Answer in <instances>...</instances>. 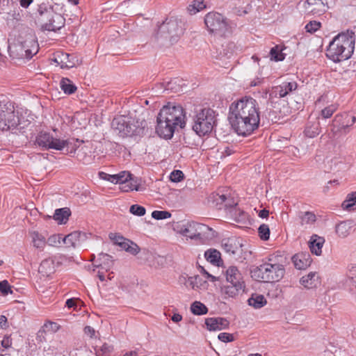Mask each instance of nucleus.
<instances>
[{"label":"nucleus","mask_w":356,"mask_h":356,"mask_svg":"<svg viewBox=\"0 0 356 356\" xmlns=\"http://www.w3.org/2000/svg\"><path fill=\"white\" fill-rule=\"evenodd\" d=\"M293 265L298 270H305L312 264V258L309 252H299L291 258Z\"/></svg>","instance_id":"obj_22"},{"label":"nucleus","mask_w":356,"mask_h":356,"mask_svg":"<svg viewBox=\"0 0 356 356\" xmlns=\"http://www.w3.org/2000/svg\"><path fill=\"white\" fill-rule=\"evenodd\" d=\"M209 229L208 226L194 221L187 222L179 226V233L191 238H200Z\"/></svg>","instance_id":"obj_11"},{"label":"nucleus","mask_w":356,"mask_h":356,"mask_svg":"<svg viewBox=\"0 0 356 356\" xmlns=\"http://www.w3.org/2000/svg\"><path fill=\"white\" fill-rule=\"evenodd\" d=\"M228 119L235 132L243 136L252 134L260 124L259 104L251 97L233 102L229 108Z\"/></svg>","instance_id":"obj_1"},{"label":"nucleus","mask_w":356,"mask_h":356,"mask_svg":"<svg viewBox=\"0 0 356 356\" xmlns=\"http://www.w3.org/2000/svg\"><path fill=\"white\" fill-rule=\"evenodd\" d=\"M56 271L55 260L53 258L45 259L42 261L38 272L44 277H49Z\"/></svg>","instance_id":"obj_26"},{"label":"nucleus","mask_w":356,"mask_h":356,"mask_svg":"<svg viewBox=\"0 0 356 356\" xmlns=\"http://www.w3.org/2000/svg\"><path fill=\"white\" fill-rule=\"evenodd\" d=\"M182 23L177 18L166 19L159 26L157 38L168 40L171 43L177 41L183 34Z\"/></svg>","instance_id":"obj_6"},{"label":"nucleus","mask_w":356,"mask_h":356,"mask_svg":"<svg viewBox=\"0 0 356 356\" xmlns=\"http://www.w3.org/2000/svg\"><path fill=\"white\" fill-rule=\"evenodd\" d=\"M321 26V22L317 21H310L307 25L305 26V29L309 33H314L316 31H318Z\"/></svg>","instance_id":"obj_52"},{"label":"nucleus","mask_w":356,"mask_h":356,"mask_svg":"<svg viewBox=\"0 0 356 356\" xmlns=\"http://www.w3.org/2000/svg\"><path fill=\"white\" fill-rule=\"evenodd\" d=\"M309 243L311 252L317 256L321 255L322 252V248L325 243L324 238L316 234H313L310 237Z\"/></svg>","instance_id":"obj_29"},{"label":"nucleus","mask_w":356,"mask_h":356,"mask_svg":"<svg viewBox=\"0 0 356 356\" xmlns=\"http://www.w3.org/2000/svg\"><path fill=\"white\" fill-rule=\"evenodd\" d=\"M30 236L33 245L40 250H43L47 244L45 236L36 231L31 232Z\"/></svg>","instance_id":"obj_33"},{"label":"nucleus","mask_w":356,"mask_h":356,"mask_svg":"<svg viewBox=\"0 0 356 356\" xmlns=\"http://www.w3.org/2000/svg\"><path fill=\"white\" fill-rule=\"evenodd\" d=\"M286 257L280 252L270 254L268 261L252 271V277L264 282H276L285 274Z\"/></svg>","instance_id":"obj_2"},{"label":"nucleus","mask_w":356,"mask_h":356,"mask_svg":"<svg viewBox=\"0 0 356 356\" xmlns=\"http://www.w3.org/2000/svg\"><path fill=\"white\" fill-rule=\"evenodd\" d=\"M204 24L207 30L216 35H224L228 30L226 18L218 13H207L204 17Z\"/></svg>","instance_id":"obj_8"},{"label":"nucleus","mask_w":356,"mask_h":356,"mask_svg":"<svg viewBox=\"0 0 356 356\" xmlns=\"http://www.w3.org/2000/svg\"><path fill=\"white\" fill-rule=\"evenodd\" d=\"M132 175L127 171L120 172L118 174L113 175L111 177V183L113 184H125L131 179Z\"/></svg>","instance_id":"obj_40"},{"label":"nucleus","mask_w":356,"mask_h":356,"mask_svg":"<svg viewBox=\"0 0 356 356\" xmlns=\"http://www.w3.org/2000/svg\"><path fill=\"white\" fill-rule=\"evenodd\" d=\"M152 217L156 220H163L171 217V213L167 211H154Z\"/></svg>","instance_id":"obj_49"},{"label":"nucleus","mask_w":356,"mask_h":356,"mask_svg":"<svg viewBox=\"0 0 356 356\" xmlns=\"http://www.w3.org/2000/svg\"><path fill=\"white\" fill-rule=\"evenodd\" d=\"M1 343L4 348L8 349L10 348L13 343L10 336L5 335Z\"/></svg>","instance_id":"obj_58"},{"label":"nucleus","mask_w":356,"mask_h":356,"mask_svg":"<svg viewBox=\"0 0 356 356\" xmlns=\"http://www.w3.org/2000/svg\"><path fill=\"white\" fill-rule=\"evenodd\" d=\"M337 106L336 105H330L321 111V115L324 118H329L337 111Z\"/></svg>","instance_id":"obj_50"},{"label":"nucleus","mask_w":356,"mask_h":356,"mask_svg":"<svg viewBox=\"0 0 356 356\" xmlns=\"http://www.w3.org/2000/svg\"><path fill=\"white\" fill-rule=\"evenodd\" d=\"M108 236L115 244L133 255L137 254L140 251L137 244L118 234L110 233Z\"/></svg>","instance_id":"obj_15"},{"label":"nucleus","mask_w":356,"mask_h":356,"mask_svg":"<svg viewBox=\"0 0 356 356\" xmlns=\"http://www.w3.org/2000/svg\"><path fill=\"white\" fill-rule=\"evenodd\" d=\"M210 200L215 207L218 209H222L225 202H226V195L213 193L211 195Z\"/></svg>","instance_id":"obj_41"},{"label":"nucleus","mask_w":356,"mask_h":356,"mask_svg":"<svg viewBox=\"0 0 356 356\" xmlns=\"http://www.w3.org/2000/svg\"><path fill=\"white\" fill-rule=\"evenodd\" d=\"M193 130L200 136L211 133L216 123V112L210 108L197 110L193 118Z\"/></svg>","instance_id":"obj_5"},{"label":"nucleus","mask_w":356,"mask_h":356,"mask_svg":"<svg viewBox=\"0 0 356 356\" xmlns=\"http://www.w3.org/2000/svg\"><path fill=\"white\" fill-rule=\"evenodd\" d=\"M60 86L65 94L71 95L76 90V87L67 78H63L60 82Z\"/></svg>","instance_id":"obj_42"},{"label":"nucleus","mask_w":356,"mask_h":356,"mask_svg":"<svg viewBox=\"0 0 356 356\" xmlns=\"http://www.w3.org/2000/svg\"><path fill=\"white\" fill-rule=\"evenodd\" d=\"M207 5L204 0H193L188 6L187 10L191 15H195L207 8Z\"/></svg>","instance_id":"obj_38"},{"label":"nucleus","mask_w":356,"mask_h":356,"mask_svg":"<svg viewBox=\"0 0 356 356\" xmlns=\"http://www.w3.org/2000/svg\"><path fill=\"white\" fill-rule=\"evenodd\" d=\"M270 60L275 61H282L284 59V54L278 46H275L270 51Z\"/></svg>","instance_id":"obj_45"},{"label":"nucleus","mask_w":356,"mask_h":356,"mask_svg":"<svg viewBox=\"0 0 356 356\" xmlns=\"http://www.w3.org/2000/svg\"><path fill=\"white\" fill-rule=\"evenodd\" d=\"M60 138H54L51 134L47 132H40L36 137V144L43 149H55L60 148Z\"/></svg>","instance_id":"obj_16"},{"label":"nucleus","mask_w":356,"mask_h":356,"mask_svg":"<svg viewBox=\"0 0 356 356\" xmlns=\"http://www.w3.org/2000/svg\"><path fill=\"white\" fill-rule=\"evenodd\" d=\"M113 346L107 343H104L100 348V351L102 353V354L110 353L113 351Z\"/></svg>","instance_id":"obj_59"},{"label":"nucleus","mask_w":356,"mask_h":356,"mask_svg":"<svg viewBox=\"0 0 356 356\" xmlns=\"http://www.w3.org/2000/svg\"><path fill=\"white\" fill-rule=\"evenodd\" d=\"M304 133L308 138H314L320 134V122L318 118L308 121Z\"/></svg>","instance_id":"obj_31"},{"label":"nucleus","mask_w":356,"mask_h":356,"mask_svg":"<svg viewBox=\"0 0 356 356\" xmlns=\"http://www.w3.org/2000/svg\"><path fill=\"white\" fill-rule=\"evenodd\" d=\"M204 257L207 261L216 266H219L220 262V253L216 250L210 249L205 252Z\"/></svg>","instance_id":"obj_37"},{"label":"nucleus","mask_w":356,"mask_h":356,"mask_svg":"<svg viewBox=\"0 0 356 356\" xmlns=\"http://www.w3.org/2000/svg\"><path fill=\"white\" fill-rule=\"evenodd\" d=\"M0 292L4 296L13 293V291L10 289V286L7 280L0 282Z\"/></svg>","instance_id":"obj_54"},{"label":"nucleus","mask_w":356,"mask_h":356,"mask_svg":"<svg viewBox=\"0 0 356 356\" xmlns=\"http://www.w3.org/2000/svg\"><path fill=\"white\" fill-rule=\"evenodd\" d=\"M84 332L86 335L89 336L90 338H92L95 334V330L93 327L90 326H86L84 328Z\"/></svg>","instance_id":"obj_60"},{"label":"nucleus","mask_w":356,"mask_h":356,"mask_svg":"<svg viewBox=\"0 0 356 356\" xmlns=\"http://www.w3.org/2000/svg\"><path fill=\"white\" fill-rule=\"evenodd\" d=\"M63 236L61 234H54L50 236L47 240V244L50 246L57 247L63 243Z\"/></svg>","instance_id":"obj_46"},{"label":"nucleus","mask_w":356,"mask_h":356,"mask_svg":"<svg viewBox=\"0 0 356 356\" xmlns=\"http://www.w3.org/2000/svg\"><path fill=\"white\" fill-rule=\"evenodd\" d=\"M237 204L232 197L226 195V202H225L222 209L228 210L229 213H230V210L235 208Z\"/></svg>","instance_id":"obj_51"},{"label":"nucleus","mask_w":356,"mask_h":356,"mask_svg":"<svg viewBox=\"0 0 356 356\" xmlns=\"http://www.w3.org/2000/svg\"><path fill=\"white\" fill-rule=\"evenodd\" d=\"M38 47L37 42L33 38H29L10 46L9 51L13 58L30 59L38 51Z\"/></svg>","instance_id":"obj_7"},{"label":"nucleus","mask_w":356,"mask_h":356,"mask_svg":"<svg viewBox=\"0 0 356 356\" xmlns=\"http://www.w3.org/2000/svg\"><path fill=\"white\" fill-rule=\"evenodd\" d=\"M258 233L261 240H268L270 237V229L268 225L266 224L261 225L258 229Z\"/></svg>","instance_id":"obj_47"},{"label":"nucleus","mask_w":356,"mask_h":356,"mask_svg":"<svg viewBox=\"0 0 356 356\" xmlns=\"http://www.w3.org/2000/svg\"><path fill=\"white\" fill-rule=\"evenodd\" d=\"M249 305L255 309H259L266 304V300L262 295H252L248 300Z\"/></svg>","instance_id":"obj_39"},{"label":"nucleus","mask_w":356,"mask_h":356,"mask_svg":"<svg viewBox=\"0 0 356 356\" xmlns=\"http://www.w3.org/2000/svg\"><path fill=\"white\" fill-rule=\"evenodd\" d=\"M8 327V325L7 318L3 315H1L0 316V330L6 329Z\"/></svg>","instance_id":"obj_61"},{"label":"nucleus","mask_w":356,"mask_h":356,"mask_svg":"<svg viewBox=\"0 0 356 356\" xmlns=\"http://www.w3.org/2000/svg\"><path fill=\"white\" fill-rule=\"evenodd\" d=\"M229 214L231 217L236 222L243 221L246 219L247 217L246 213L236 207L230 210Z\"/></svg>","instance_id":"obj_44"},{"label":"nucleus","mask_w":356,"mask_h":356,"mask_svg":"<svg viewBox=\"0 0 356 356\" xmlns=\"http://www.w3.org/2000/svg\"><path fill=\"white\" fill-rule=\"evenodd\" d=\"M355 33L352 31L336 35L327 49V56L334 62H341L350 58L355 49Z\"/></svg>","instance_id":"obj_3"},{"label":"nucleus","mask_w":356,"mask_h":356,"mask_svg":"<svg viewBox=\"0 0 356 356\" xmlns=\"http://www.w3.org/2000/svg\"><path fill=\"white\" fill-rule=\"evenodd\" d=\"M156 131L157 134L163 138L170 139L173 136L176 127V123H171L164 118H161V115H158L156 120Z\"/></svg>","instance_id":"obj_14"},{"label":"nucleus","mask_w":356,"mask_h":356,"mask_svg":"<svg viewBox=\"0 0 356 356\" xmlns=\"http://www.w3.org/2000/svg\"><path fill=\"white\" fill-rule=\"evenodd\" d=\"M43 329L47 331L55 332L59 329V325L56 323L49 321L44 323Z\"/></svg>","instance_id":"obj_57"},{"label":"nucleus","mask_w":356,"mask_h":356,"mask_svg":"<svg viewBox=\"0 0 356 356\" xmlns=\"http://www.w3.org/2000/svg\"><path fill=\"white\" fill-rule=\"evenodd\" d=\"M111 126L123 137L139 135L141 131V128L135 124L134 120L125 116L115 118L112 121Z\"/></svg>","instance_id":"obj_10"},{"label":"nucleus","mask_w":356,"mask_h":356,"mask_svg":"<svg viewBox=\"0 0 356 356\" xmlns=\"http://www.w3.org/2000/svg\"><path fill=\"white\" fill-rule=\"evenodd\" d=\"M297 88L298 83L296 81L283 82L279 86H273L269 90V101L273 103L275 99L283 98Z\"/></svg>","instance_id":"obj_12"},{"label":"nucleus","mask_w":356,"mask_h":356,"mask_svg":"<svg viewBox=\"0 0 356 356\" xmlns=\"http://www.w3.org/2000/svg\"><path fill=\"white\" fill-rule=\"evenodd\" d=\"M327 8L328 6L325 0H307L305 3V13L307 15H321Z\"/></svg>","instance_id":"obj_17"},{"label":"nucleus","mask_w":356,"mask_h":356,"mask_svg":"<svg viewBox=\"0 0 356 356\" xmlns=\"http://www.w3.org/2000/svg\"><path fill=\"white\" fill-rule=\"evenodd\" d=\"M245 287V284L227 283L221 287V293L225 299L236 298L240 293L244 291Z\"/></svg>","instance_id":"obj_20"},{"label":"nucleus","mask_w":356,"mask_h":356,"mask_svg":"<svg viewBox=\"0 0 356 356\" xmlns=\"http://www.w3.org/2000/svg\"><path fill=\"white\" fill-rule=\"evenodd\" d=\"M341 206L344 210L347 211L356 209V191L348 194Z\"/></svg>","instance_id":"obj_35"},{"label":"nucleus","mask_w":356,"mask_h":356,"mask_svg":"<svg viewBox=\"0 0 356 356\" xmlns=\"http://www.w3.org/2000/svg\"><path fill=\"white\" fill-rule=\"evenodd\" d=\"M334 122L339 124L340 129L346 130L354 124L356 122V117L348 113H343L337 115L334 118Z\"/></svg>","instance_id":"obj_28"},{"label":"nucleus","mask_w":356,"mask_h":356,"mask_svg":"<svg viewBox=\"0 0 356 356\" xmlns=\"http://www.w3.org/2000/svg\"><path fill=\"white\" fill-rule=\"evenodd\" d=\"M129 211L135 216H143L145 214L146 210L145 207L140 205L133 204L130 207Z\"/></svg>","instance_id":"obj_48"},{"label":"nucleus","mask_w":356,"mask_h":356,"mask_svg":"<svg viewBox=\"0 0 356 356\" xmlns=\"http://www.w3.org/2000/svg\"><path fill=\"white\" fill-rule=\"evenodd\" d=\"M58 143L60 148L58 149V151H61L66 147L67 152V154L70 156H73L79 147V144L81 143H83V141L76 138H68L66 140L60 139Z\"/></svg>","instance_id":"obj_24"},{"label":"nucleus","mask_w":356,"mask_h":356,"mask_svg":"<svg viewBox=\"0 0 356 356\" xmlns=\"http://www.w3.org/2000/svg\"><path fill=\"white\" fill-rule=\"evenodd\" d=\"M184 178V173L182 171L177 170H173L170 175V179L172 182H179Z\"/></svg>","instance_id":"obj_53"},{"label":"nucleus","mask_w":356,"mask_h":356,"mask_svg":"<svg viewBox=\"0 0 356 356\" xmlns=\"http://www.w3.org/2000/svg\"><path fill=\"white\" fill-rule=\"evenodd\" d=\"M33 2V0H19V4L24 8H27Z\"/></svg>","instance_id":"obj_62"},{"label":"nucleus","mask_w":356,"mask_h":356,"mask_svg":"<svg viewBox=\"0 0 356 356\" xmlns=\"http://www.w3.org/2000/svg\"><path fill=\"white\" fill-rule=\"evenodd\" d=\"M191 310L195 315H203L207 313V307L202 302L195 301L191 306Z\"/></svg>","instance_id":"obj_43"},{"label":"nucleus","mask_w":356,"mask_h":356,"mask_svg":"<svg viewBox=\"0 0 356 356\" xmlns=\"http://www.w3.org/2000/svg\"><path fill=\"white\" fill-rule=\"evenodd\" d=\"M269 215V211L266 209H261L258 212V216L261 218H266Z\"/></svg>","instance_id":"obj_64"},{"label":"nucleus","mask_w":356,"mask_h":356,"mask_svg":"<svg viewBox=\"0 0 356 356\" xmlns=\"http://www.w3.org/2000/svg\"><path fill=\"white\" fill-rule=\"evenodd\" d=\"M218 338L220 341L227 343L232 342L234 340V335L232 334L227 332H221L218 334Z\"/></svg>","instance_id":"obj_55"},{"label":"nucleus","mask_w":356,"mask_h":356,"mask_svg":"<svg viewBox=\"0 0 356 356\" xmlns=\"http://www.w3.org/2000/svg\"><path fill=\"white\" fill-rule=\"evenodd\" d=\"M225 277L227 283L245 284L242 274L236 266L228 267L226 270Z\"/></svg>","instance_id":"obj_25"},{"label":"nucleus","mask_w":356,"mask_h":356,"mask_svg":"<svg viewBox=\"0 0 356 356\" xmlns=\"http://www.w3.org/2000/svg\"><path fill=\"white\" fill-rule=\"evenodd\" d=\"M65 305L68 308H72V307H76V300H75V299H73V298L67 299L66 302H65Z\"/></svg>","instance_id":"obj_63"},{"label":"nucleus","mask_w":356,"mask_h":356,"mask_svg":"<svg viewBox=\"0 0 356 356\" xmlns=\"http://www.w3.org/2000/svg\"><path fill=\"white\" fill-rule=\"evenodd\" d=\"M243 244L235 238H229L223 239L222 241V248L224 251L236 258L241 257L243 253Z\"/></svg>","instance_id":"obj_18"},{"label":"nucleus","mask_w":356,"mask_h":356,"mask_svg":"<svg viewBox=\"0 0 356 356\" xmlns=\"http://www.w3.org/2000/svg\"><path fill=\"white\" fill-rule=\"evenodd\" d=\"M207 327L210 331L225 330L229 327V322L225 318H208L205 320Z\"/></svg>","instance_id":"obj_23"},{"label":"nucleus","mask_w":356,"mask_h":356,"mask_svg":"<svg viewBox=\"0 0 356 356\" xmlns=\"http://www.w3.org/2000/svg\"><path fill=\"white\" fill-rule=\"evenodd\" d=\"M297 220L302 227H307L314 224L316 220V216L312 211H302L297 213Z\"/></svg>","instance_id":"obj_27"},{"label":"nucleus","mask_w":356,"mask_h":356,"mask_svg":"<svg viewBox=\"0 0 356 356\" xmlns=\"http://www.w3.org/2000/svg\"><path fill=\"white\" fill-rule=\"evenodd\" d=\"M348 277L352 284L356 287V266H353L348 269Z\"/></svg>","instance_id":"obj_56"},{"label":"nucleus","mask_w":356,"mask_h":356,"mask_svg":"<svg viewBox=\"0 0 356 356\" xmlns=\"http://www.w3.org/2000/svg\"><path fill=\"white\" fill-rule=\"evenodd\" d=\"M31 122L19 118L12 102L8 100L0 101V129L2 131H22L26 128Z\"/></svg>","instance_id":"obj_4"},{"label":"nucleus","mask_w":356,"mask_h":356,"mask_svg":"<svg viewBox=\"0 0 356 356\" xmlns=\"http://www.w3.org/2000/svg\"><path fill=\"white\" fill-rule=\"evenodd\" d=\"M70 216V211L68 208L57 209L55 211L54 218L58 223H65Z\"/></svg>","instance_id":"obj_36"},{"label":"nucleus","mask_w":356,"mask_h":356,"mask_svg":"<svg viewBox=\"0 0 356 356\" xmlns=\"http://www.w3.org/2000/svg\"><path fill=\"white\" fill-rule=\"evenodd\" d=\"M44 17H46L47 21L43 23L42 28L47 31H56L64 26V18L52 10H47Z\"/></svg>","instance_id":"obj_13"},{"label":"nucleus","mask_w":356,"mask_h":356,"mask_svg":"<svg viewBox=\"0 0 356 356\" xmlns=\"http://www.w3.org/2000/svg\"><path fill=\"white\" fill-rule=\"evenodd\" d=\"M300 283L306 289H313L316 287L320 282L317 273L310 272L300 278Z\"/></svg>","instance_id":"obj_30"},{"label":"nucleus","mask_w":356,"mask_h":356,"mask_svg":"<svg viewBox=\"0 0 356 356\" xmlns=\"http://www.w3.org/2000/svg\"><path fill=\"white\" fill-rule=\"evenodd\" d=\"M161 118L168 120L171 123H176V127L184 128L186 124L184 110L180 105L168 104L164 106L159 113Z\"/></svg>","instance_id":"obj_9"},{"label":"nucleus","mask_w":356,"mask_h":356,"mask_svg":"<svg viewBox=\"0 0 356 356\" xmlns=\"http://www.w3.org/2000/svg\"><path fill=\"white\" fill-rule=\"evenodd\" d=\"M353 222L350 220L343 221L336 226V233L341 238H346L353 231Z\"/></svg>","instance_id":"obj_32"},{"label":"nucleus","mask_w":356,"mask_h":356,"mask_svg":"<svg viewBox=\"0 0 356 356\" xmlns=\"http://www.w3.org/2000/svg\"><path fill=\"white\" fill-rule=\"evenodd\" d=\"M98 260L99 263L97 264L96 266L101 267L106 270H108L113 264L112 257L108 254L101 253L99 255Z\"/></svg>","instance_id":"obj_34"},{"label":"nucleus","mask_w":356,"mask_h":356,"mask_svg":"<svg viewBox=\"0 0 356 356\" xmlns=\"http://www.w3.org/2000/svg\"><path fill=\"white\" fill-rule=\"evenodd\" d=\"M88 236H90V234L79 231L73 232L63 237V243L68 248H76L85 242Z\"/></svg>","instance_id":"obj_19"},{"label":"nucleus","mask_w":356,"mask_h":356,"mask_svg":"<svg viewBox=\"0 0 356 356\" xmlns=\"http://www.w3.org/2000/svg\"><path fill=\"white\" fill-rule=\"evenodd\" d=\"M78 58L76 56L67 53H60L57 55L55 58L56 62L61 68H72L78 63Z\"/></svg>","instance_id":"obj_21"}]
</instances>
